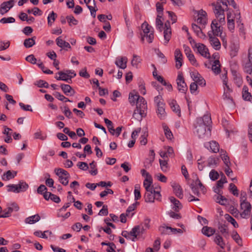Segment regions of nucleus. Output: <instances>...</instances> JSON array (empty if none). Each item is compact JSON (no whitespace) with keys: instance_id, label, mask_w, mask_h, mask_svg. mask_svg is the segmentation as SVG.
I'll list each match as a JSON object with an SVG mask.
<instances>
[{"instance_id":"nucleus-1","label":"nucleus","mask_w":252,"mask_h":252,"mask_svg":"<svg viewBox=\"0 0 252 252\" xmlns=\"http://www.w3.org/2000/svg\"><path fill=\"white\" fill-rule=\"evenodd\" d=\"M216 3H213L214 6V12L220 24H222L225 22L224 11L227 10L229 0H217Z\"/></svg>"},{"instance_id":"nucleus-2","label":"nucleus","mask_w":252,"mask_h":252,"mask_svg":"<svg viewBox=\"0 0 252 252\" xmlns=\"http://www.w3.org/2000/svg\"><path fill=\"white\" fill-rule=\"evenodd\" d=\"M154 103L157 108L156 112L158 117L161 120L164 119L166 117L165 103L161 95H158L154 97Z\"/></svg>"},{"instance_id":"nucleus-3","label":"nucleus","mask_w":252,"mask_h":252,"mask_svg":"<svg viewBox=\"0 0 252 252\" xmlns=\"http://www.w3.org/2000/svg\"><path fill=\"white\" fill-rule=\"evenodd\" d=\"M196 133L199 138L206 139L211 136V127L205 126V125L196 124L195 125Z\"/></svg>"},{"instance_id":"nucleus-4","label":"nucleus","mask_w":252,"mask_h":252,"mask_svg":"<svg viewBox=\"0 0 252 252\" xmlns=\"http://www.w3.org/2000/svg\"><path fill=\"white\" fill-rule=\"evenodd\" d=\"M161 195L160 193V188H157L147 190L145 194V200L146 202H154L155 199L159 200Z\"/></svg>"},{"instance_id":"nucleus-5","label":"nucleus","mask_w":252,"mask_h":252,"mask_svg":"<svg viewBox=\"0 0 252 252\" xmlns=\"http://www.w3.org/2000/svg\"><path fill=\"white\" fill-rule=\"evenodd\" d=\"M54 171L56 174L58 176L59 181L60 183L63 186H67L70 177L69 173L62 168H56Z\"/></svg>"},{"instance_id":"nucleus-6","label":"nucleus","mask_w":252,"mask_h":252,"mask_svg":"<svg viewBox=\"0 0 252 252\" xmlns=\"http://www.w3.org/2000/svg\"><path fill=\"white\" fill-rule=\"evenodd\" d=\"M252 207L249 202H241L240 215L242 218H248L250 214Z\"/></svg>"},{"instance_id":"nucleus-7","label":"nucleus","mask_w":252,"mask_h":252,"mask_svg":"<svg viewBox=\"0 0 252 252\" xmlns=\"http://www.w3.org/2000/svg\"><path fill=\"white\" fill-rule=\"evenodd\" d=\"M141 28L144 33H149L148 35L149 43H152L154 38V29L153 27L149 26L147 22H145L142 24Z\"/></svg>"},{"instance_id":"nucleus-8","label":"nucleus","mask_w":252,"mask_h":252,"mask_svg":"<svg viewBox=\"0 0 252 252\" xmlns=\"http://www.w3.org/2000/svg\"><path fill=\"white\" fill-rule=\"evenodd\" d=\"M207 16L206 12L203 9L197 11V22L198 24H200L202 28H204L205 25L207 24Z\"/></svg>"},{"instance_id":"nucleus-9","label":"nucleus","mask_w":252,"mask_h":252,"mask_svg":"<svg viewBox=\"0 0 252 252\" xmlns=\"http://www.w3.org/2000/svg\"><path fill=\"white\" fill-rule=\"evenodd\" d=\"M176 81L178 91L182 93H186L188 90V87L182 74H179L178 75Z\"/></svg>"},{"instance_id":"nucleus-10","label":"nucleus","mask_w":252,"mask_h":252,"mask_svg":"<svg viewBox=\"0 0 252 252\" xmlns=\"http://www.w3.org/2000/svg\"><path fill=\"white\" fill-rule=\"evenodd\" d=\"M14 4V0L2 2L0 5V14L1 15L5 14L13 6Z\"/></svg>"},{"instance_id":"nucleus-11","label":"nucleus","mask_w":252,"mask_h":252,"mask_svg":"<svg viewBox=\"0 0 252 252\" xmlns=\"http://www.w3.org/2000/svg\"><path fill=\"white\" fill-rule=\"evenodd\" d=\"M191 77L195 82V83L198 84L201 86H205L206 85V82L204 79L201 76V75L196 71H192L190 73Z\"/></svg>"},{"instance_id":"nucleus-12","label":"nucleus","mask_w":252,"mask_h":252,"mask_svg":"<svg viewBox=\"0 0 252 252\" xmlns=\"http://www.w3.org/2000/svg\"><path fill=\"white\" fill-rule=\"evenodd\" d=\"M163 34L164 43L165 44H167L170 40L171 36V29L169 21H167L164 24Z\"/></svg>"},{"instance_id":"nucleus-13","label":"nucleus","mask_w":252,"mask_h":252,"mask_svg":"<svg viewBox=\"0 0 252 252\" xmlns=\"http://www.w3.org/2000/svg\"><path fill=\"white\" fill-rule=\"evenodd\" d=\"M212 31L210 32L213 35L221 36L222 32V28L219 25L216 20L212 21L211 24Z\"/></svg>"},{"instance_id":"nucleus-14","label":"nucleus","mask_w":252,"mask_h":252,"mask_svg":"<svg viewBox=\"0 0 252 252\" xmlns=\"http://www.w3.org/2000/svg\"><path fill=\"white\" fill-rule=\"evenodd\" d=\"M208 34L209 37L210 44L212 47L216 50H220L221 47V44L219 39L215 37V35H213L210 32H209Z\"/></svg>"},{"instance_id":"nucleus-15","label":"nucleus","mask_w":252,"mask_h":252,"mask_svg":"<svg viewBox=\"0 0 252 252\" xmlns=\"http://www.w3.org/2000/svg\"><path fill=\"white\" fill-rule=\"evenodd\" d=\"M195 47L197 48L198 53L200 54L202 56L206 58H210V54L209 53V50L208 48L206 47V46L204 45L203 44H195Z\"/></svg>"},{"instance_id":"nucleus-16","label":"nucleus","mask_w":252,"mask_h":252,"mask_svg":"<svg viewBox=\"0 0 252 252\" xmlns=\"http://www.w3.org/2000/svg\"><path fill=\"white\" fill-rule=\"evenodd\" d=\"M197 124L205 125V126L211 127L210 125L212 123L211 118L210 115H204L202 117L196 119Z\"/></svg>"},{"instance_id":"nucleus-17","label":"nucleus","mask_w":252,"mask_h":252,"mask_svg":"<svg viewBox=\"0 0 252 252\" xmlns=\"http://www.w3.org/2000/svg\"><path fill=\"white\" fill-rule=\"evenodd\" d=\"M158 231L162 235H170L177 233V228L169 226H161L158 228Z\"/></svg>"},{"instance_id":"nucleus-18","label":"nucleus","mask_w":252,"mask_h":252,"mask_svg":"<svg viewBox=\"0 0 252 252\" xmlns=\"http://www.w3.org/2000/svg\"><path fill=\"white\" fill-rule=\"evenodd\" d=\"M175 60L176 62V67L180 68L182 65L183 55L179 49H176L174 52Z\"/></svg>"},{"instance_id":"nucleus-19","label":"nucleus","mask_w":252,"mask_h":252,"mask_svg":"<svg viewBox=\"0 0 252 252\" xmlns=\"http://www.w3.org/2000/svg\"><path fill=\"white\" fill-rule=\"evenodd\" d=\"M136 107L141 110L143 112V115L147 113V102L143 97H141L138 101L136 102Z\"/></svg>"},{"instance_id":"nucleus-20","label":"nucleus","mask_w":252,"mask_h":252,"mask_svg":"<svg viewBox=\"0 0 252 252\" xmlns=\"http://www.w3.org/2000/svg\"><path fill=\"white\" fill-rule=\"evenodd\" d=\"M61 88L63 93L66 95L72 96L75 94V91L69 85L63 84L61 85Z\"/></svg>"},{"instance_id":"nucleus-21","label":"nucleus","mask_w":252,"mask_h":252,"mask_svg":"<svg viewBox=\"0 0 252 252\" xmlns=\"http://www.w3.org/2000/svg\"><path fill=\"white\" fill-rule=\"evenodd\" d=\"M127 59L126 57H119L116 58L115 64L120 68L125 69L126 67Z\"/></svg>"},{"instance_id":"nucleus-22","label":"nucleus","mask_w":252,"mask_h":252,"mask_svg":"<svg viewBox=\"0 0 252 252\" xmlns=\"http://www.w3.org/2000/svg\"><path fill=\"white\" fill-rule=\"evenodd\" d=\"M57 45L60 48H63L65 50H67V49H70L71 46L69 43L63 40L62 36H59L56 39Z\"/></svg>"},{"instance_id":"nucleus-23","label":"nucleus","mask_w":252,"mask_h":252,"mask_svg":"<svg viewBox=\"0 0 252 252\" xmlns=\"http://www.w3.org/2000/svg\"><path fill=\"white\" fill-rule=\"evenodd\" d=\"M169 105L172 110L176 113L179 117H180L181 110L179 105L177 103V101L174 99H172L169 101Z\"/></svg>"},{"instance_id":"nucleus-24","label":"nucleus","mask_w":252,"mask_h":252,"mask_svg":"<svg viewBox=\"0 0 252 252\" xmlns=\"http://www.w3.org/2000/svg\"><path fill=\"white\" fill-rule=\"evenodd\" d=\"M224 94L223 95V97L224 99H229L231 101H233V99L230 95V92H232V90L229 88V86L227 85V81L224 80Z\"/></svg>"},{"instance_id":"nucleus-25","label":"nucleus","mask_w":252,"mask_h":252,"mask_svg":"<svg viewBox=\"0 0 252 252\" xmlns=\"http://www.w3.org/2000/svg\"><path fill=\"white\" fill-rule=\"evenodd\" d=\"M202 27L198 26L195 24H192V29L195 34L200 38H205L206 37L205 34L202 32Z\"/></svg>"},{"instance_id":"nucleus-26","label":"nucleus","mask_w":252,"mask_h":252,"mask_svg":"<svg viewBox=\"0 0 252 252\" xmlns=\"http://www.w3.org/2000/svg\"><path fill=\"white\" fill-rule=\"evenodd\" d=\"M59 76H56L55 78L57 80L64 81L68 83L71 82V77H69V75L66 72H63V71H60L58 73Z\"/></svg>"},{"instance_id":"nucleus-27","label":"nucleus","mask_w":252,"mask_h":252,"mask_svg":"<svg viewBox=\"0 0 252 252\" xmlns=\"http://www.w3.org/2000/svg\"><path fill=\"white\" fill-rule=\"evenodd\" d=\"M169 199L173 205L172 209L175 212H178L182 208V205L180 201L173 196L170 197Z\"/></svg>"},{"instance_id":"nucleus-28","label":"nucleus","mask_w":252,"mask_h":252,"mask_svg":"<svg viewBox=\"0 0 252 252\" xmlns=\"http://www.w3.org/2000/svg\"><path fill=\"white\" fill-rule=\"evenodd\" d=\"M248 88L246 86H244L242 90V97L246 101H252V96L250 93L248 91Z\"/></svg>"},{"instance_id":"nucleus-29","label":"nucleus","mask_w":252,"mask_h":252,"mask_svg":"<svg viewBox=\"0 0 252 252\" xmlns=\"http://www.w3.org/2000/svg\"><path fill=\"white\" fill-rule=\"evenodd\" d=\"M219 162V158L211 156L207 159V166L211 167H215L218 165Z\"/></svg>"},{"instance_id":"nucleus-30","label":"nucleus","mask_w":252,"mask_h":252,"mask_svg":"<svg viewBox=\"0 0 252 252\" xmlns=\"http://www.w3.org/2000/svg\"><path fill=\"white\" fill-rule=\"evenodd\" d=\"M227 26L228 28L232 32H234L235 29V20L234 17L230 14H227Z\"/></svg>"},{"instance_id":"nucleus-31","label":"nucleus","mask_w":252,"mask_h":252,"mask_svg":"<svg viewBox=\"0 0 252 252\" xmlns=\"http://www.w3.org/2000/svg\"><path fill=\"white\" fill-rule=\"evenodd\" d=\"M40 220V217L38 214H36L27 218L25 220V222L28 224H33Z\"/></svg>"},{"instance_id":"nucleus-32","label":"nucleus","mask_w":252,"mask_h":252,"mask_svg":"<svg viewBox=\"0 0 252 252\" xmlns=\"http://www.w3.org/2000/svg\"><path fill=\"white\" fill-rule=\"evenodd\" d=\"M240 155L243 158H246L248 154V150L247 148V142H242L240 146Z\"/></svg>"},{"instance_id":"nucleus-33","label":"nucleus","mask_w":252,"mask_h":252,"mask_svg":"<svg viewBox=\"0 0 252 252\" xmlns=\"http://www.w3.org/2000/svg\"><path fill=\"white\" fill-rule=\"evenodd\" d=\"M172 186L174 192L176 195L178 197L182 198L183 196V193L181 187L176 183H174Z\"/></svg>"},{"instance_id":"nucleus-34","label":"nucleus","mask_w":252,"mask_h":252,"mask_svg":"<svg viewBox=\"0 0 252 252\" xmlns=\"http://www.w3.org/2000/svg\"><path fill=\"white\" fill-rule=\"evenodd\" d=\"M16 186L18 188L17 193L26 191L29 188L28 184L23 181H20Z\"/></svg>"},{"instance_id":"nucleus-35","label":"nucleus","mask_w":252,"mask_h":252,"mask_svg":"<svg viewBox=\"0 0 252 252\" xmlns=\"http://www.w3.org/2000/svg\"><path fill=\"white\" fill-rule=\"evenodd\" d=\"M202 233L207 237H210L215 234V230L211 227L206 226L202 228Z\"/></svg>"},{"instance_id":"nucleus-36","label":"nucleus","mask_w":252,"mask_h":252,"mask_svg":"<svg viewBox=\"0 0 252 252\" xmlns=\"http://www.w3.org/2000/svg\"><path fill=\"white\" fill-rule=\"evenodd\" d=\"M212 71L216 74H218L220 72V64L218 59L215 60L213 62L212 66Z\"/></svg>"},{"instance_id":"nucleus-37","label":"nucleus","mask_w":252,"mask_h":252,"mask_svg":"<svg viewBox=\"0 0 252 252\" xmlns=\"http://www.w3.org/2000/svg\"><path fill=\"white\" fill-rule=\"evenodd\" d=\"M36 37L33 36L32 38H29L26 39L24 41V45L27 48L32 47L35 44Z\"/></svg>"},{"instance_id":"nucleus-38","label":"nucleus","mask_w":252,"mask_h":252,"mask_svg":"<svg viewBox=\"0 0 252 252\" xmlns=\"http://www.w3.org/2000/svg\"><path fill=\"white\" fill-rule=\"evenodd\" d=\"M141 96L137 94H133L130 93L129 94L128 100L131 105H134Z\"/></svg>"},{"instance_id":"nucleus-39","label":"nucleus","mask_w":252,"mask_h":252,"mask_svg":"<svg viewBox=\"0 0 252 252\" xmlns=\"http://www.w3.org/2000/svg\"><path fill=\"white\" fill-rule=\"evenodd\" d=\"M152 177L146 178L143 182V186L145 188L146 190L153 189L155 188L153 186H151L152 184Z\"/></svg>"},{"instance_id":"nucleus-40","label":"nucleus","mask_w":252,"mask_h":252,"mask_svg":"<svg viewBox=\"0 0 252 252\" xmlns=\"http://www.w3.org/2000/svg\"><path fill=\"white\" fill-rule=\"evenodd\" d=\"M17 172L14 171L13 173L10 170L7 171L6 172L4 173L3 176H2V179L3 181H8L10 179H12L15 177L16 175Z\"/></svg>"},{"instance_id":"nucleus-41","label":"nucleus","mask_w":252,"mask_h":252,"mask_svg":"<svg viewBox=\"0 0 252 252\" xmlns=\"http://www.w3.org/2000/svg\"><path fill=\"white\" fill-rule=\"evenodd\" d=\"M218 194L215 196V199L216 202L221 205H225L227 203V200L224 196L219 194V193Z\"/></svg>"},{"instance_id":"nucleus-42","label":"nucleus","mask_w":252,"mask_h":252,"mask_svg":"<svg viewBox=\"0 0 252 252\" xmlns=\"http://www.w3.org/2000/svg\"><path fill=\"white\" fill-rule=\"evenodd\" d=\"M210 150L213 153H217L219 152V144L215 141H212L209 142Z\"/></svg>"},{"instance_id":"nucleus-43","label":"nucleus","mask_w":252,"mask_h":252,"mask_svg":"<svg viewBox=\"0 0 252 252\" xmlns=\"http://www.w3.org/2000/svg\"><path fill=\"white\" fill-rule=\"evenodd\" d=\"M139 226H135L131 230V234H132V236L131 240L132 241H135V239L137 238V236L139 234H141V233L139 231Z\"/></svg>"},{"instance_id":"nucleus-44","label":"nucleus","mask_w":252,"mask_h":252,"mask_svg":"<svg viewBox=\"0 0 252 252\" xmlns=\"http://www.w3.org/2000/svg\"><path fill=\"white\" fill-rule=\"evenodd\" d=\"M6 209L10 214H11L13 211L17 212L19 210V207L17 203L13 202L10 204Z\"/></svg>"},{"instance_id":"nucleus-45","label":"nucleus","mask_w":252,"mask_h":252,"mask_svg":"<svg viewBox=\"0 0 252 252\" xmlns=\"http://www.w3.org/2000/svg\"><path fill=\"white\" fill-rule=\"evenodd\" d=\"M239 23V24H238V26L239 27V32H240V35L242 36L244 39H245V30L244 29V24L243 23H241V20H240V17L238 18V21H237V23Z\"/></svg>"},{"instance_id":"nucleus-46","label":"nucleus","mask_w":252,"mask_h":252,"mask_svg":"<svg viewBox=\"0 0 252 252\" xmlns=\"http://www.w3.org/2000/svg\"><path fill=\"white\" fill-rule=\"evenodd\" d=\"M214 241L221 249H224L225 243L223 241L222 238L220 235L216 234Z\"/></svg>"},{"instance_id":"nucleus-47","label":"nucleus","mask_w":252,"mask_h":252,"mask_svg":"<svg viewBox=\"0 0 252 252\" xmlns=\"http://www.w3.org/2000/svg\"><path fill=\"white\" fill-rule=\"evenodd\" d=\"M159 162L160 166V168H161V170L163 172H167L169 170V167L168 166V163H167V160H162V159H160L159 160Z\"/></svg>"},{"instance_id":"nucleus-48","label":"nucleus","mask_w":252,"mask_h":252,"mask_svg":"<svg viewBox=\"0 0 252 252\" xmlns=\"http://www.w3.org/2000/svg\"><path fill=\"white\" fill-rule=\"evenodd\" d=\"M162 15L160 13L158 14L156 18V27L159 30L160 32L162 31L163 27V22L161 21Z\"/></svg>"},{"instance_id":"nucleus-49","label":"nucleus","mask_w":252,"mask_h":252,"mask_svg":"<svg viewBox=\"0 0 252 252\" xmlns=\"http://www.w3.org/2000/svg\"><path fill=\"white\" fill-rule=\"evenodd\" d=\"M45 233H48L50 235L52 234L51 231H45L43 232H42L41 231L38 230L34 232L33 234L38 237L47 239L48 238L47 236L45 234Z\"/></svg>"},{"instance_id":"nucleus-50","label":"nucleus","mask_w":252,"mask_h":252,"mask_svg":"<svg viewBox=\"0 0 252 252\" xmlns=\"http://www.w3.org/2000/svg\"><path fill=\"white\" fill-rule=\"evenodd\" d=\"M225 151L221 150L220 151V156L222 160L223 161L226 166H228L230 163L229 160V157L227 156V155H225Z\"/></svg>"},{"instance_id":"nucleus-51","label":"nucleus","mask_w":252,"mask_h":252,"mask_svg":"<svg viewBox=\"0 0 252 252\" xmlns=\"http://www.w3.org/2000/svg\"><path fill=\"white\" fill-rule=\"evenodd\" d=\"M57 14L54 12L52 11L48 16V24L49 26H51L52 24L54 22L57 18Z\"/></svg>"},{"instance_id":"nucleus-52","label":"nucleus","mask_w":252,"mask_h":252,"mask_svg":"<svg viewBox=\"0 0 252 252\" xmlns=\"http://www.w3.org/2000/svg\"><path fill=\"white\" fill-rule=\"evenodd\" d=\"M66 19L70 26L77 25L78 23L77 20L72 15H69L66 17Z\"/></svg>"},{"instance_id":"nucleus-53","label":"nucleus","mask_w":252,"mask_h":252,"mask_svg":"<svg viewBox=\"0 0 252 252\" xmlns=\"http://www.w3.org/2000/svg\"><path fill=\"white\" fill-rule=\"evenodd\" d=\"M162 126L166 138L170 140L172 139L173 138V134L170 129L166 125H163Z\"/></svg>"},{"instance_id":"nucleus-54","label":"nucleus","mask_w":252,"mask_h":252,"mask_svg":"<svg viewBox=\"0 0 252 252\" xmlns=\"http://www.w3.org/2000/svg\"><path fill=\"white\" fill-rule=\"evenodd\" d=\"M134 193L135 200H138L141 198V196L139 185L137 184L135 185Z\"/></svg>"},{"instance_id":"nucleus-55","label":"nucleus","mask_w":252,"mask_h":252,"mask_svg":"<svg viewBox=\"0 0 252 252\" xmlns=\"http://www.w3.org/2000/svg\"><path fill=\"white\" fill-rule=\"evenodd\" d=\"M209 177L212 181H216L219 177V173L215 170L212 169L209 173Z\"/></svg>"},{"instance_id":"nucleus-56","label":"nucleus","mask_w":252,"mask_h":252,"mask_svg":"<svg viewBox=\"0 0 252 252\" xmlns=\"http://www.w3.org/2000/svg\"><path fill=\"white\" fill-rule=\"evenodd\" d=\"M90 165L92 169V170L90 171V174L93 176L96 175L97 174V170L96 168V164L94 161H93L90 164Z\"/></svg>"},{"instance_id":"nucleus-57","label":"nucleus","mask_w":252,"mask_h":252,"mask_svg":"<svg viewBox=\"0 0 252 252\" xmlns=\"http://www.w3.org/2000/svg\"><path fill=\"white\" fill-rule=\"evenodd\" d=\"M140 62L139 57L136 55H133V59L131 60V63L133 66L137 67L138 63Z\"/></svg>"},{"instance_id":"nucleus-58","label":"nucleus","mask_w":252,"mask_h":252,"mask_svg":"<svg viewBox=\"0 0 252 252\" xmlns=\"http://www.w3.org/2000/svg\"><path fill=\"white\" fill-rule=\"evenodd\" d=\"M15 19L12 17L7 18L4 17L0 20V23L2 24L13 23L15 22Z\"/></svg>"},{"instance_id":"nucleus-59","label":"nucleus","mask_w":252,"mask_h":252,"mask_svg":"<svg viewBox=\"0 0 252 252\" xmlns=\"http://www.w3.org/2000/svg\"><path fill=\"white\" fill-rule=\"evenodd\" d=\"M63 211H61V210H59L58 213H57V217L58 218H62V221L64 220L65 219L68 218L70 216V213L69 212H68L66 213L65 214H63L62 213Z\"/></svg>"},{"instance_id":"nucleus-60","label":"nucleus","mask_w":252,"mask_h":252,"mask_svg":"<svg viewBox=\"0 0 252 252\" xmlns=\"http://www.w3.org/2000/svg\"><path fill=\"white\" fill-rule=\"evenodd\" d=\"M35 84L39 88L44 87L45 88H48L49 87L48 83L42 80H39L37 81Z\"/></svg>"},{"instance_id":"nucleus-61","label":"nucleus","mask_w":252,"mask_h":252,"mask_svg":"<svg viewBox=\"0 0 252 252\" xmlns=\"http://www.w3.org/2000/svg\"><path fill=\"white\" fill-rule=\"evenodd\" d=\"M220 232L225 236L228 234V229L227 226L225 224H220L219 226Z\"/></svg>"},{"instance_id":"nucleus-62","label":"nucleus","mask_w":252,"mask_h":252,"mask_svg":"<svg viewBox=\"0 0 252 252\" xmlns=\"http://www.w3.org/2000/svg\"><path fill=\"white\" fill-rule=\"evenodd\" d=\"M77 165L79 168L84 171H86L89 169L88 164L85 162H78Z\"/></svg>"},{"instance_id":"nucleus-63","label":"nucleus","mask_w":252,"mask_h":252,"mask_svg":"<svg viewBox=\"0 0 252 252\" xmlns=\"http://www.w3.org/2000/svg\"><path fill=\"white\" fill-rule=\"evenodd\" d=\"M26 60L32 64H35L36 63L37 60L32 54L28 56L26 58Z\"/></svg>"},{"instance_id":"nucleus-64","label":"nucleus","mask_w":252,"mask_h":252,"mask_svg":"<svg viewBox=\"0 0 252 252\" xmlns=\"http://www.w3.org/2000/svg\"><path fill=\"white\" fill-rule=\"evenodd\" d=\"M187 58H188L190 62V63L194 66H197L198 63H197V61L195 58V57L193 54H189L188 56H187Z\"/></svg>"}]
</instances>
